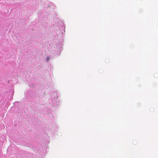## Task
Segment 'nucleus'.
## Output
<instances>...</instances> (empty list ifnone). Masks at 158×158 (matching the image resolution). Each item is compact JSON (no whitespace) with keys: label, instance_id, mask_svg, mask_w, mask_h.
Returning <instances> with one entry per match:
<instances>
[{"label":"nucleus","instance_id":"1","mask_svg":"<svg viewBox=\"0 0 158 158\" xmlns=\"http://www.w3.org/2000/svg\"><path fill=\"white\" fill-rule=\"evenodd\" d=\"M47 60H49L50 59V58L49 56H47L46 58Z\"/></svg>","mask_w":158,"mask_h":158}]
</instances>
